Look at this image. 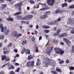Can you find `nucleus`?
Returning a JSON list of instances; mask_svg holds the SVG:
<instances>
[{"instance_id":"1","label":"nucleus","mask_w":74,"mask_h":74,"mask_svg":"<svg viewBox=\"0 0 74 74\" xmlns=\"http://www.w3.org/2000/svg\"><path fill=\"white\" fill-rule=\"evenodd\" d=\"M54 49L55 51H56V53L60 54V55H62L64 53V51L59 48L55 47Z\"/></svg>"},{"instance_id":"2","label":"nucleus","mask_w":74,"mask_h":74,"mask_svg":"<svg viewBox=\"0 0 74 74\" xmlns=\"http://www.w3.org/2000/svg\"><path fill=\"white\" fill-rule=\"evenodd\" d=\"M23 2V1H21L19 3L16 4L14 5L15 8L18 9L19 11H21V6L23 5V4H22Z\"/></svg>"},{"instance_id":"3","label":"nucleus","mask_w":74,"mask_h":74,"mask_svg":"<svg viewBox=\"0 0 74 74\" xmlns=\"http://www.w3.org/2000/svg\"><path fill=\"white\" fill-rule=\"evenodd\" d=\"M61 21V18H59L57 19L54 22L49 21L47 23L48 25H56L58 22H60Z\"/></svg>"},{"instance_id":"4","label":"nucleus","mask_w":74,"mask_h":74,"mask_svg":"<svg viewBox=\"0 0 74 74\" xmlns=\"http://www.w3.org/2000/svg\"><path fill=\"white\" fill-rule=\"evenodd\" d=\"M12 34H13L14 37H16V38H19L20 37H21L22 35V34L21 33H18L17 31L16 30H14L12 32Z\"/></svg>"},{"instance_id":"5","label":"nucleus","mask_w":74,"mask_h":74,"mask_svg":"<svg viewBox=\"0 0 74 74\" xmlns=\"http://www.w3.org/2000/svg\"><path fill=\"white\" fill-rule=\"evenodd\" d=\"M33 17V15L30 14L27 15L23 18H21V20L27 21L28 20H30V19H31Z\"/></svg>"},{"instance_id":"6","label":"nucleus","mask_w":74,"mask_h":74,"mask_svg":"<svg viewBox=\"0 0 74 74\" xmlns=\"http://www.w3.org/2000/svg\"><path fill=\"white\" fill-rule=\"evenodd\" d=\"M34 61L33 60L32 61H29L26 63V66L27 67H33L34 66Z\"/></svg>"},{"instance_id":"7","label":"nucleus","mask_w":74,"mask_h":74,"mask_svg":"<svg viewBox=\"0 0 74 74\" xmlns=\"http://www.w3.org/2000/svg\"><path fill=\"white\" fill-rule=\"evenodd\" d=\"M43 60L44 62L46 63L47 64H49L51 63V60L48 57H44Z\"/></svg>"},{"instance_id":"8","label":"nucleus","mask_w":74,"mask_h":74,"mask_svg":"<svg viewBox=\"0 0 74 74\" xmlns=\"http://www.w3.org/2000/svg\"><path fill=\"white\" fill-rule=\"evenodd\" d=\"M63 40L64 41V42L68 46H70V45L71 44V42L70 40H68L67 39L64 38H63Z\"/></svg>"},{"instance_id":"9","label":"nucleus","mask_w":74,"mask_h":74,"mask_svg":"<svg viewBox=\"0 0 74 74\" xmlns=\"http://www.w3.org/2000/svg\"><path fill=\"white\" fill-rule=\"evenodd\" d=\"M47 3L48 5H53L55 3V0H47Z\"/></svg>"},{"instance_id":"10","label":"nucleus","mask_w":74,"mask_h":74,"mask_svg":"<svg viewBox=\"0 0 74 74\" xmlns=\"http://www.w3.org/2000/svg\"><path fill=\"white\" fill-rule=\"evenodd\" d=\"M73 19L71 18H68V21L67 22V24L69 25H71L73 26L74 25V22L72 21Z\"/></svg>"},{"instance_id":"11","label":"nucleus","mask_w":74,"mask_h":74,"mask_svg":"<svg viewBox=\"0 0 74 74\" xmlns=\"http://www.w3.org/2000/svg\"><path fill=\"white\" fill-rule=\"evenodd\" d=\"M68 35L66 33H62L61 34L58 36V38H62L63 37H67Z\"/></svg>"},{"instance_id":"12","label":"nucleus","mask_w":74,"mask_h":74,"mask_svg":"<svg viewBox=\"0 0 74 74\" xmlns=\"http://www.w3.org/2000/svg\"><path fill=\"white\" fill-rule=\"evenodd\" d=\"M61 31L62 29L60 28H59L57 29V32L53 34L54 36H58L59 34H60V32Z\"/></svg>"},{"instance_id":"13","label":"nucleus","mask_w":74,"mask_h":74,"mask_svg":"<svg viewBox=\"0 0 74 74\" xmlns=\"http://www.w3.org/2000/svg\"><path fill=\"white\" fill-rule=\"evenodd\" d=\"M23 52H25V53L26 54H30V50L27 49L26 50V48H24L23 49Z\"/></svg>"},{"instance_id":"14","label":"nucleus","mask_w":74,"mask_h":74,"mask_svg":"<svg viewBox=\"0 0 74 74\" xmlns=\"http://www.w3.org/2000/svg\"><path fill=\"white\" fill-rule=\"evenodd\" d=\"M63 13V10H60L59 9H57L55 11V14H62Z\"/></svg>"},{"instance_id":"15","label":"nucleus","mask_w":74,"mask_h":74,"mask_svg":"<svg viewBox=\"0 0 74 74\" xmlns=\"http://www.w3.org/2000/svg\"><path fill=\"white\" fill-rule=\"evenodd\" d=\"M0 28L2 32H4V27L3 25V24L1 23L0 24Z\"/></svg>"},{"instance_id":"16","label":"nucleus","mask_w":74,"mask_h":74,"mask_svg":"<svg viewBox=\"0 0 74 74\" xmlns=\"http://www.w3.org/2000/svg\"><path fill=\"white\" fill-rule=\"evenodd\" d=\"M41 19H46L47 18H48V16L47 15H41L40 17Z\"/></svg>"},{"instance_id":"17","label":"nucleus","mask_w":74,"mask_h":74,"mask_svg":"<svg viewBox=\"0 0 74 74\" xmlns=\"http://www.w3.org/2000/svg\"><path fill=\"white\" fill-rule=\"evenodd\" d=\"M6 20L8 21H11L12 22L14 21V18L11 17H8L6 18Z\"/></svg>"},{"instance_id":"18","label":"nucleus","mask_w":74,"mask_h":74,"mask_svg":"<svg viewBox=\"0 0 74 74\" xmlns=\"http://www.w3.org/2000/svg\"><path fill=\"white\" fill-rule=\"evenodd\" d=\"M7 5L6 4H3L2 6L1 10H4L5 9V8L6 7V6H7Z\"/></svg>"},{"instance_id":"19","label":"nucleus","mask_w":74,"mask_h":74,"mask_svg":"<svg viewBox=\"0 0 74 74\" xmlns=\"http://www.w3.org/2000/svg\"><path fill=\"white\" fill-rule=\"evenodd\" d=\"M34 58V56L32 55H29L28 56V59L30 60V59H32Z\"/></svg>"},{"instance_id":"20","label":"nucleus","mask_w":74,"mask_h":74,"mask_svg":"<svg viewBox=\"0 0 74 74\" xmlns=\"http://www.w3.org/2000/svg\"><path fill=\"white\" fill-rule=\"evenodd\" d=\"M43 28H44V29H49L50 27V26L48 25H43L42 26Z\"/></svg>"},{"instance_id":"21","label":"nucleus","mask_w":74,"mask_h":74,"mask_svg":"<svg viewBox=\"0 0 74 74\" xmlns=\"http://www.w3.org/2000/svg\"><path fill=\"white\" fill-rule=\"evenodd\" d=\"M7 58V57L6 55H3L1 57V60H5V59H6Z\"/></svg>"},{"instance_id":"22","label":"nucleus","mask_w":74,"mask_h":74,"mask_svg":"<svg viewBox=\"0 0 74 74\" xmlns=\"http://www.w3.org/2000/svg\"><path fill=\"white\" fill-rule=\"evenodd\" d=\"M45 53L46 55H48V54L51 53V51L49 50L48 49H46V52H45Z\"/></svg>"},{"instance_id":"23","label":"nucleus","mask_w":74,"mask_h":74,"mask_svg":"<svg viewBox=\"0 0 74 74\" xmlns=\"http://www.w3.org/2000/svg\"><path fill=\"white\" fill-rule=\"evenodd\" d=\"M37 62H36V66L40 65V63L41 62V61L39 59H38L37 60Z\"/></svg>"},{"instance_id":"24","label":"nucleus","mask_w":74,"mask_h":74,"mask_svg":"<svg viewBox=\"0 0 74 74\" xmlns=\"http://www.w3.org/2000/svg\"><path fill=\"white\" fill-rule=\"evenodd\" d=\"M53 43H55L56 44H59V41L56 39H54L53 40Z\"/></svg>"},{"instance_id":"25","label":"nucleus","mask_w":74,"mask_h":74,"mask_svg":"<svg viewBox=\"0 0 74 74\" xmlns=\"http://www.w3.org/2000/svg\"><path fill=\"white\" fill-rule=\"evenodd\" d=\"M10 32V29H8L6 31V32H5V33L6 35H7V34H8V33H9Z\"/></svg>"},{"instance_id":"26","label":"nucleus","mask_w":74,"mask_h":74,"mask_svg":"<svg viewBox=\"0 0 74 74\" xmlns=\"http://www.w3.org/2000/svg\"><path fill=\"white\" fill-rule=\"evenodd\" d=\"M22 13V12L20 11V12H16L15 14H14V16L15 15H20Z\"/></svg>"},{"instance_id":"27","label":"nucleus","mask_w":74,"mask_h":74,"mask_svg":"<svg viewBox=\"0 0 74 74\" xmlns=\"http://www.w3.org/2000/svg\"><path fill=\"white\" fill-rule=\"evenodd\" d=\"M56 70L58 72H59L60 73L62 72V71L60 69L56 68Z\"/></svg>"},{"instance_id":"28","label":"nucleus","mask_w":74,"mask_h":74,"mask_svg":"<svg viewBox=\"0 0 74 74\" xmlns=\"http://www.w3.org/2000/svg\"><path fill=\"white\" fill-rule=\"evenodd\" d=\"M9 51H4L3 52V54H4L5 55H6L7 54L8 55V54H9Z\"/></svg>"},{"instance_id":"29","label":"nucleus","mask_w":74,"mask_h":74,"mask_svg":"<svg viewBox=\"0 0 74 74\" xmlns=\"http://www.w3.org/2000/svg\"><path fill=\"white\" fill-rule=\"evenodd\" d=\"M4 36L3 35H1L0 36V40H4Z\"/></svg>"},{"instance_id":"30","label":"nucleus","mask_w":74,"mask_h":74,"mask_svg":"<svg viewBox=\"0 0 74 74\" xmlns=\"http://www.w3.org/2000/svg\"><path fill=\"white\" fill-rule=\"evenodd\" d=\"M67 5V3H64L62 5V7H64V6H66Z\"/></svg>"},{"instance_id":"31","label":"nucleus","mask_w":74,"mask_h":74,"mask_svg":"<svg viewBox=\"0 0 74 74\" xmlns=\"http://www.w3.org/2000/svg\"><path fill=\"white\" fill-rule=\"evenodd\" d=\"M44 32L46 33H48L49 32V29H45L44 30Z\"/></svg>"},{"instance_id":"32","label":"nucleus","mask_w":74,"mask_h":74,"mask_svg":"<svg viewBox=\"0 0 74 74\" xmlns=\"http://www.w3.org/2000/svg\"><path fill=\"white\" fill-rule=\"evenodd\" d=\"M69 69L70 71H71V70H74V66H71V67H69Z\"/></svg>"},{"instance_id":"33","label":"nucleus","mask_w":74,"mask_h":74,"mask_svg":"<svg viewBox=\"0 0 74 74\" xmlns=\"http://www.w3.org/2000/svg\"><path fill=\"white\" fill-rule=\"evenodd\" d=\"M28 1L30 2V4H34V3H35L34 1L33 0H28Z\"/></svg>"},{"instance_id":"34","label":"nucleus","mask_w":74,"mask_h":74,"mask_svg":"<svg viewBox=\"0 0 74 74\" xmlns=\"http://www.w3.org/2000/svg\"><path fill=\"white\" fill-rule=\"evenodd\" d=\"M11 65H12L11 64H9L8 65V70H10L11 69Z\"/></svg>"},{"instance_id":"35","label":"nucleus","mask_w":74,"mask_h":74,"mask_svg":"<svg viewBox=\"0 0 74 74\" xmlns=\"http://www.w3.org/2000/svg\"><path fill=\"white\" fill-rule=\"evenodd\" d=\"M64 61L63 60H60L59 61V63H60V64H62V63H64Z\"/></svg>"},{"instance_id":"36","label":"nucleus","mask_w":74,"mask_h":74,"mask_svg":"<svg viewBox=\"0 0 74 74\" xmlns=\"http://www.w3.org/2000/svg\"><path fill=\"white\" fill-rule=\"evenodd\" d=\"M15 3V1H12L9 2V4H14Z\"/></svg>"},{"instance_id":"37","label":"nucleus","mask_w":74,"mask_h":74,"mask_svg":"<svg viewBox=\"0 0 74 74\" xmlns=\"http://www.w3.org/2000/svg\"><path fill=\"white\" fill-rule=\"evenodd\" d=\"M39 5H36H36H34V8H39Z\"/></svg>"},{"instance_id":"38","label":"nucleus","mask_w":74,"mask_h":74,"mask_svg":"<svg viewBox=\"0 0 74 74\" xmlns=\"http://www.w3.org/2000/svg\"><path fill=\"white\" fill-rule=\"evenodd\" d=\"M46 8H45V10H48V9H49V7H48V6L46 5Z\"/></svg>"},{"instance_id":"39","label":"nucleus","mask_w":74,"mask_h":74,"mask_svg":"<svg viewBox=\"0 0 74 74\" xmlns=\"http://www.w3.org/2000/svg\"><path fill=\"white\" fill-rule=\"evenodd\" d=\"M69 8H72L73 9L74 8V4L72 5H71L69 7Z\"/></svg>"},{"instance_id":"40","label":"nucleus","mask_w":74,"mask_h":74,"mask_svg":"<svg viewBox=\"0 0 74 74\" xmlns=\"http://www.w3.org/2000/svg\"><path fill=\"white\" fill-rule=\"evenodd\" d=\"M72 53H73L74 52V45L72 47Z\"/></svg>"},{"instance_id":"41","label":"nucleus","mask_w":74,"mask_h":74,"mask_svg":"<svg viewBox=\"0 0 74 74\" xmlns=\"http://www.w3.org/2000/svg\"><path fill=\"white\" fill-rule=\"evenodd\" d=\"M10 59L8 58H6V59L5 60V61H10Z\"/></svg>"},{"instance_id":"42","label":"nucleus","mask_w":74,"mask_h":74,"mask_svg":"<svg viewBox=\"0 0 74 74\" xmlns=\"http://www.w3.org/2000/svg\"><path fill=\"white\" fill-rule=\"evenodd\" d=\"M31 40L32 41H35V38H34V37H32Z\"/></svg>"},{"instance_id":"43","label":"nucleus","mask_w":74,"mask_h":74,"mask_svg":"<svg viewBox=\"0 0 74 74\" xmlns=\"http://www.w3.org/2000/svg\"><path fill=\"white\" fill-rule=\"evenodd\" d=\"M12 46V43H11V42L8 45V47H11Z\"/></svg>"},{"instance_id":"44","label":"nucleus","mask_w":74,"mask_h":74,"mask_svg":"<svg viewBox=\"0 0 74 74\" xmlns=\"http://www.w3.org/2000/svg\"><path fill=\"white\" fill-rule=\"evenodd\" d=\"M22 45H23L24 44H26V40H25L24 41L22 42Z\"/></svg>"},{"instance_id":"45","label":"nucleus","mask_w":74,"mask_h":74,"mask_svg":"<svg viewBox=\"0 0 74 74\" xmlns=\"http://www.w3.org/2000/svg\"><path fill=\"white\" fill-rule=\"evenodd\" d=\"M22 16H16L17 19H21Z\"/></svg>"},{"instance_id":"46","label":"nucleus","mask_w":74,"mask_h":74,"mask_svg":"<svg viewBox=\"0 0 74 74\" xmlns=\"http://www.w3.org/2000/svg\"><path fill=\"white\" fill-rule=\"evenodd\" d=\"M70 33L71 34H74V29L73 30H72L70 31Z\"/></svg>"},{"instance_id":"47","label":"nucleus","mask_w":74,"mask_h":74,"mask_svg":"<svg viewBox=\"0 0 74 74\" xmlns=\"http://www.w3.org/2000/svg\"><path fill=\"white\" fill-rule=\"evenodd\" d=\"M41 4V5H44L45 7L46 6V4L45 3H38V4Z\"/></svg>"},{"instance_id":"48","label":"nucleus","mask_w":74,"mask_h":74,"mask_svg":"<svg viewBox=\"0 0 74 74\" xmlns=\"http://www.w3.org/2000/svg\"><path fill=\"white\" fill-rule=\"evenodd\" d=\"M19 70H20V68L18 67V69L16 70L15 71L16 72H19Z\"/></svg>"},{"instance_id":"49","label":"nucleus","mask_w":74,"mask_h":74,"mask_svg":"<svg viewBox=\"0 0 74 74\" xmlns=\"http://www.w3.org/2000/svg\"><path fill=\"white\" fill-rule=\"evenodd\" d=\"M10 69L12 70H13L14 69H15V67H14V66H13V65H12L11 66V68Z\"/></svg>"},{"instance_id":"50","label":"nucleus","mask_w":74,"mask_h":74,"mask_svg":"<svg viewBox=\"0 0 74 74\" xmlns=\"http://www.w3.org/2000/svg\"><path fill=\"white\" fill-rule=\"evenodd\" d=\"M45 36L46 37V39H48L49 38V36L47 34H45Z\"/></svg>"},{"instance_id":"51","label":"nucleus","mask_w":74,"mask_h":74,"mask_svg":"<svg viewBox=\"0 0 74 74\" xmlns=\"http://www.w3.org/2000/svg\"><path fill=\"white\" fill-rule=\"evenodd\" d=\"M10 74H15V72L13 71H11L10 72Z\"/></svg>"},{"instance_id":"52","label":"nucleus","mask_w":74,"mask_h":74,"mask_svg":"<svg viewBox=\"0 0 74 74\" xmlns=\"http://www.w3.org/2000/svg\"><path fill=\"white\" fill-rule=\"evenodd\" d=\"M38 47H36L35 49L36 52H38Z\"/></svg>"},{"instance_id":"53","label":"nucleus","mask_w":74,"mask_h":74,"mask_svg":"<svg viewBox=\"0 0 74 74\" xmlns=\"http://www.w3.org/2000/svg\"><path fill=\"white\" fill-rule=\"evenodd\" d=\"M74 0H68V3H71V2H72V1H73Z\"/></svg>"},{"instance_id":"54","label":"nucleus","mask_w":74,"mask_h":74,"mask_svg":"<svg viewBox=\"0 0 74 74\" xmlns=\"http://www.w3.org/2000/svg\"><path fill=\"white\" fill-rule=\"evenodd\" d=\"M60 45H64V43L63 42H60Z\"/></svg>"},{"instance_id":"55","label":"nucleus","mask_w":74,"mask_h":74,"mask_svg":"<svg viewBox=\"0 0 74 74\" xmlns=\"http://www.w3.org/2000/svg\"><path fill=\"white\" fill-rule=\"evenodd\" d=\"M5 0H0V3H3L4 2Z\"/></svg>"},{"instance_id":"56","label":"nucleus","mask_w":74,"mask_h":74,"mask_svg":"<svg viewBox=\"0 0 74 74\" xmlns=\"http://www.w3.org/2000/svg\"><path fill=\"white\" fill-rule=\"evenodd\" d=\"M26 21H21V22L22 23H26Z\"/></svg>"},{"instance_id":"57","label":"nucleus","mask_w":74,"mask_h":74,"mask_svg":"<svg viewBox=\"0 0 74 74\" xmlns=\"http://www.w3.org/2000/svg\"><path fill=\"white\" fill-rule=\"evenodd\" d=\"M39 10H41V11H45V8H42L41 9H40Z\"/></svg>"},{"instance_id":"58","label":"nucleus","mask_w":74,"mask_h":74,"mask_svg":"<svg viewBox=\"0 0 74 74\" xmlns=\"http://www.w3.org/2000/svg\"><path fill=\"white\" fill-rule=\"evenodd\" d=\"M50 12V11H47L45 12V13L46 14H47V15H48V14H49V13Z\"/></svg>"},{"instance_id":"59","label":"nucleus","mask_w":74,"mask_h":74,"mask_svg":"<svg viewBox=\"0 0 74 74\" xmlns=\"http://www.w3.org/2000/svg\"><path fill=\"white\" fill-rule=\"evenodd\" d=\"M38 32H37V31L35 30V34H36V35H37V34Z\"/></svg>"},{"instance_id":"60","label":"nucleus","mask_w":74,"mask_h":74,"mask_svg":"<svg viewBox=\"0 0 74 74\" xmlns=\"http://www.w3.org/2000/svg\"><path fill=\"white\" fill-rule=\"evenodd\" d=\"M14 52H15V53H17L18 52V50L16 49H14Z\"/></svg>"},{"instance_id":"61","label":"nucleus","mask_w":74,"mask_h":74,"mask_svg":"<svg viewBox=\"0 0 74 74\" xmlns=\"http://www.w3.org/2000/svg\"><path fill=\"white\" fill-rule=\"evenodd\" d=\"M19 63H15V65L16 66H19Z\"/></svg>"},{"instance_id":"62","label":"nucleus","mask_w":74,"mask_h":74,"mask_svg":"<svg viewBox=\"0 0 74 74\" xmlns=\"http://www.w3.org/2000/svg\"><path fill=\"white\" fill-rule=\"evenodd\" d=\"M66 63H69V60L67 59L66 60Z\"/></svg>"},{"instance_id":"63","label":"nucleus","mask_w":74,"mask_h":74,"mask_svg":"<svg viewBox=\"0 0 74 74\" xmlns=\"http://www.w3.org/2000/svg\"><path fill=\"white\" fill-rule=\"evenodd\" d=\"M72 16H74V11L71 13Z\"/></svg>"},{"instance_id":"64","label":"nucleus","mask_w":74,"mask_h":74,"mask_svg":"<svg viewBox=\"0 0 74 74\" xmlns=\"http://www.w3.org/2000/svg\"><path fill=\"white\" fill-rule=\"evenodd\" d=\"M51 49V51H52V49H53V46H52L50 48Z\"/></svg>"}]
</instances>
